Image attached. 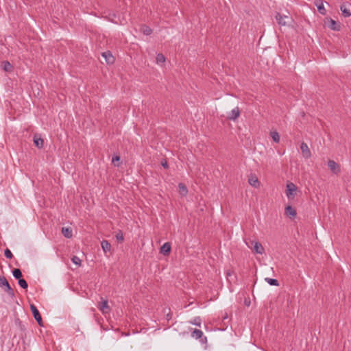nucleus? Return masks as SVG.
I'll return each mask as SVG.
<instances>
[{
    "instance_id": "obj_35",
    "label": "nucleus",
    "mask_w": 351,
    "mask_h": 351,
    "mask_svg": "<svg viewBox=\"0 0 351 351\" xmlns=\"http://www.w3.org/2000/svg\"><path fill=\"white\" fill-rule=\"evenodd\" d=\"M4 254L7 258H12L13 256L12 253L9 249L5 250Z\"/></svg>"
},
{
    "instance_id": "obj_1",
    "label": "nucleus",
    "mask_w": 351,
    "mask_h": 351,
    "mask_svg": "<svg viewBox=\"0 0 351 351\" xmlns=\"http://www.w3.org/2000/svg\"><path fill=\"white\" fill-rule=\"evenodd\" d=\"M245 244L249 248H252L256 254H263L265 253V249L262 244L258 241H245Z\"/></svg>"
},
{
    "instance_id": "obj_36",
    "label": "nucleus",
    "mask_w": 351,
    "mask_h": 351,
    "mask_svg": "<svg viewBox=\"0 0 351 351\" xmlns=\"http://www.w3.org/2000/svg\"><path fill=\"white\" fill-rule=\"evenodd\" d=\"M161 165H162V166L164 168H166V169H167V168H168V167H169V166H168V163H167V161L162 162H161Z\"/></svg>"
},
{
    "instance_id": "obj_17",
    "label": "nucleus",
    "mask_w": 351,
    "mask_h": 351,
    "mask_svg": "<svg viewBox=\"0 0 351 351\" xmlns=\"http://www.w3.org/2000/svg\"><path fill=\"white\" fill-rule=\"evenodd\" d=\"M61 232L66 238L70 239L73 236L72 228L70 227H62Z\"/></svg>"
},
{
    "instance_id": "obj_16",
    "label": "nucleus",
    "mask_w": 351,
    "mask_h": 351,
    "mask_svg": "<svg viewBox=\"0 0 351 351\" xmlns=\"http://www.w3.org/2000/svg\"><path fill=\"white\" fill-rule=\"evenodd\" d=\"M315 3L319 12L322 15H325L326 14V10L324 6L323 1L322 0H317Z\"/></svg>"
},
{
    "instance_id": "obj_38",
    "label": "nucleus",
    "mask_w": 351,
    "mask_h": 351,
    "mask_svg": "<svg viewBox=\"0 0 351 351\" xmlns=\"http://www.w3.org/2000/svg\"><path fill=\"white\" fill-rule=\"evenodd\" d=\"M167 317H168V318H167L168 319L171 318V317H170L169 314H167Z\"/></svg>"
},
{
    "instance_id": "obj_32",
    "label": "nucleus",
    "mask_w": 351,
    "mask_h": 351,
    "mask_svg": "<svg viewBox=\"0 0 351 351\" xmlns=\"http://www.w3.org/2000/svg\"><path fill=\"white\" fill-rule=\"evenodd\" d=\"M120 156H115L114 157H112V162L117 167H119V164H117L116 162H119L120 161Z\"/></svg>"
},
{
    "instance_id": "obj_7",
    "label": "nucleus",
    "mask_w": 351,
    "mask_h": 351,
    "mask_svg": "<svg viewBox=\"0 0 351 351\" xmlns=\"http://www.w3.org/2000/svg\"><path fill=\"white\" fill-rule=\"evenodd\" d=\"M191 337L196 339H201V342L204 343L206 342L207 339L206 337H204V333L202 330L198 329H195L192 333Z\"/></svg>"
},
{
    "instance_id": "obj_23",
    "label": "nucleus",
    "mask_w": 351,
    "mask_h": 351,
    "mask_svg": "<svg viewBox=\"0 0 351 351\" xmlns=\"http://www.w3.org/2000/svg\"><path fill=\"white\" fill-rule=\"evenodd\" d=\"M270 136L274 142L279 143L280 135H279L278 132H277L276 131H272L270 132Z\"/></svg>"
},
{
    "instance_id": "obj_15",
    "label": "nucleus",
    "mask_w": 351,
    "mask_h": 351,
    "mask_svg": "<svg viewBox=\"0 0 351 351\" xmlns=\"http://www.w3.org/2000/svg\"><path fill=\"white\" fill-rule=\"evenodd\" d=\"M289 19V16L287 15H281L279 13H277L276 15V19L280 25H283V26L287 24L285 19Z\"/></svg>"
},
{
    "instance_id": "obj_10",
    "label": "nucleus",
    "mask_w": 351,
    "mask_h": 351,
    "mask_svg": "<svg viewBox=\"0 0 351 351\" xmlns=\"http://www.w3.org/2000/svg\"><path fill=\"white\" fill-rule=\"evenodd\" d=\"M241 112L239 107H235L232 109L228 114V119L231 121H235L239 116Z\"/></svg>"
},
{
    "instance_id": "obj_30",
    "label": "nucleus",
    "mask_w": 351,
    "mask_h": 351,
    "mask_svg": "<svg viewBox=\"0 0 351 351\" xmlns=\"http://www.w3.org/2000/svg\"><path fill=\"white\" fill-rule=\"evenodd\" d=\"M5 291L8 293V294L10 296H11V297L14 296V292L13 289L11 288V287L10 286V284L5 288Z\"/></svg>"
},
{
    "instance_id": "obj_26",
    "label": "nucleus",
    "mask_w": 351,
    "mask_h": 351,
    "mask_svg": "<svg viewBox=\"0 0 351 351\" xmlns=\"http://www.w3.org/2000/svg\"><path fill=\"white\" fill-rule=\"evenodd\" d=\"M9 285L8 281L4 276H0V287H6Z\"/></svg>"
},
{
    "instance_id": "obj_21",
    "label": "nucleus",
    "mask_w": 351,
    "mask_h": 351,
    "mask_svg": "<svg viewBox=\"0 0 351 351\" xmlns=\"http://www.w3.org/2000/svg\"><path fill=\"white\" fill-rule=\"evenodd\" d=\"M189 324L197 326H201L202 319L200 318V317H195L192 320L189 321Z\"/></svg>"
},
{
    "instance_id": "obj_11",
    "label": "nucleus",
    "mask_w": 351,
    "mask_h": 351,
    "mask_svg": "<svg viewBox=\"0 0 351 351\" xmlns=\"http://www.w3.org/2000/svg\"><path fill=\"white\" fill-rule=\"evenodd\" d=\"M102 56L108 64H112L114 63V58L109 51L102 53Z\"/></svg>"
},
{
    "instance_id": "obj_29",
    "label": "nucleus",
    "mask_w": 351,
    "mask_h": 351,
    "mask_svg": "<svg viewBox=\"0 0 351 351\" xmlns=\"http://www.w3.org/2000/svg\"><path fill=\"white\" fill-rule=\"evenodd\" d=\"M115 237L119 243H122L124 240V237H123V232L121 231H119L116 234Z\"/></svg>"
},
{
    "instance_id": "obj_34",
    "label": "nucleus",
    "mask_w": 351,
    "mask_h": 351,
    "mask_svg": "<svg viewBox=\"0 0 351 351\" xmlns=\"http://www.w3.org/2000/svg\"><path fill=\"white\" fill-rule=\"evenodd\" d=\"M71 260L74 264L77 265H80L81 259L79 257L74 256Z\"/></svg>"
},
{
    "instance_id": "obj_9",
    "label": "nucleus",
    "mask_w": 351,
    "mask_h": 351,
    "mask_svg": "<svg viewBox=\"0 0 351 351\" xmlns=\"http://www.w3.org/2000/svg\"><path fill=\"white\" fill-rule=\"evenodd\" d=\"M350 4L348 3H343L340 6V10L342 12V14L344 17H349L351 16L350 12Z\"/></svg>"
},
{
    "instance_id": "obj_27",
    "label": "nucleus",
    "mask_w": 351,
    "mask_h": 351,
    "mask_svg": "<svg viewBox=\"0 0 351 351\" xmlns=\"http://www.w3.org/2000/svg\"><path fill=\"white\" fill-rule=\"evenodd\" d=\"M12 275L15 278L19 279V278H21V277L22 276V273L19 269H14L12 271Z\"/></svg>"
},
{
    "instance_id": "obj_18",
    "label": "nucleus",
    "mask_w": 351,
    "mask_h": 351,
    "mask_svg": "<svg viewBox=\"0 0 351 351\" xmlns=\"http://www.w3.org/2000/svg\"><path fill=\"white\" fill-rule=\"evenodd\" d=\"M101 244L102 250L104 252V253L110 252L111 245L108 241L104 240V241H102Z\"/></svg>"
},
{
    "instance_id": "obj_3",
    "label": "nucleus",
    "mask_w": 351,
    "mask_h": 351,
    "mask_svg": "<svg viewBox=\"0 0 351 351\" xmlns=\"http://www.w3.org/2000/svg\"><path fill=\"white\" fill-rule=\"evenodd\" d=\"M286 195L288 199H292L296 195L297 187L293 182H289L287 184Z\"/></svg>"
},
{
    "instance_id": "obj_12",
    "label": "nucleus",
    "mask_w": 351,
    "mask_h": 351,
    "mask_svg": "<svg viewBox=\"0 0 351 351\" xmlns=\"http://www.w3.org/2000/svg\"><path fill=\"white\" fill-rule=\"evenodd\" d=\"M285 215L291 218H295L297 215L296 210L291 206H287L285 208Z\"/></svg>"
},
{
    "instance_id": "obj_6",
    "label": "nucleus",
    "mask_w": 351,
    "mask_h": 351,
    "mask_svg": "<svg viewBox=\"0 0 351 351\" xmlns=\"http://www.w3.org/2000/svg\"><path fill=\"white\" fill-rule=\"evenodd\" d=\"M300 149H301L302 156L305 159H308L311 157V150L308 148V146L306 143L302 142L301 143Z\"/></svg>"
},
{
    "instance_id": "obj_24",
    "label": "nucleus",
    "mask_w": 351,
    "mask_h": 351,
    "mask_svg": "<svg viewBox=\"0 0 351 351\" xmlns=\"http://www.w3.org/2000/svg\"><path fill=\"white\" fill-rule=\"evenodd\" d=\"M265 280L269 285H270L271 286H278L279 285L278 281L276 279L266 278Z\"/></svg>"
},
{
    "instance_id": "obj_28",
    "label": "nucleus",
    "mask_w": 351,
    "mask_h": 351,
    "mask_svg": "<svg viewBox=\"0 0 351 351\" xmlns=\"http://www.w3.org/2000/svg\"><path fill=\"white\" fill-rule=\"evenodd\" d=\"M18 283L19 285L24 289H27L28 287L27 282L24 279L19 278Z\"/></svg>"
},
{
    "instance_id": "obj_4",
    "label": "nucleus",
    "mask_w": 351,
    "mask_h": 351,
    "mask_svg": "<svg viewBox=\"0 0 351 351\" xmlns=\"http://www.w3.org/2000/svg\"><path fill=\"white\" fill-rule=\"evenodd\" d=\"M325 23L328 28L332 30L339 31L341 29V25L339 23L335 21L331 18H327L325 21Z\"/></svg>"
},
{
    "instance_id": "obj_20",
    "label": "nucleus",
    "mask_w": 351,
    "mask_h": 351,
    "mask_svg": "<svg viewBox=\"0 0 351 351\" xmlns=\"http://www.w3.org/2000/svg\"><path fill=\"white\" fill-rule=\"evenodd\" d=\"M34 143L35 145L38 148H41L43 146V138H38L36 136H34Z\"/></svg>"
},
{
    "instance_id": "obj_37",
    "label": "nucleus",
    "mask_w": 351,
    "mask_h": 351,
    "mask_svg": "<svg viewBox=\"0 0 351 351\" xmlns=\"http://www.w3.org/2000/svg\"><path fill=\"white\" fill-rule=\"evenodd\" d=\"M227 317H228V316H227V315H226L223 317V319H227Z\"/></svg>"
},
{
    "instance_id": "obj_33",
    "label": "nucleus",
    "mask_w": 351,
    "mask_h": 351,
    "mask_svg": "<svg viewBox=\"0 0 351 351\" xmlns=\"http://www.w3.org/2000/svg\"><path fill=\"white\" fill-rule=\"evenodd\" d=\"M3 69L6 71H8L10 70L12 66L11 64H10V62L5 61V62H3Z\"/></svg>"
},
{
    "instance_id": "obj_5",
    "label": "nucleus",
    "mask_w": 351,
    "mask_h": 351,
    "mask_svg": "<svg viewBox=\"0 0 351 351\" xmlns=\"http://www.w3.org/2000/svg\"><path fill=\"white\" fill-rule=\"evenodd\" d=\"M30 309H31V311L33 314L34 319L36 320L38 324L40 326H43L42 317H41V315H40V313H39L38 308H36V306L34 304H30Z\"/></svg>"
},
{
    "instance_id": "obj_8",
    "label": "nucleus",
    "mask_w": 351,
    "mask_h": 351,
    "mask_svg": "<svg viewBox=\"0 0 351 351\" xmlns=\"http://www.w3.org/2000/svg\"><path fill=\"white\" fill-rule=\"evenodd\" d=\"M328 166L333 173L338 174L340 172V167L335 161L329 160L328 161Z\"/></svg>"
},
{
    "instance_id": "obj_31",
    "label": "nucleus",
    "mask_w": 351,
    "mask_h": 351,
    "mask_svg": "<svg viewBox=\"0 0 351 351\" xmlns=\"http://www.w3.org/2000/svg\"><path fill=\"white\" fill-rule=\"evenodd\" d=\"M5 291L8 293V294L10 296H11V297L14 296V292L13 289L11 288V287L10 286V284L5 288Z\"/></svg>"
},
{
    "instance_id": "obj_14",
    "label": "nucleus",
    "mask_w": 351,
    "mask_h": 351,
    "mask_svg": "<svg viewBox=\"0 0 351 351\" xmlns=\"http://www.w3.org/2000/svg\"><path fill=\"white\" fill-rule=\"evenodd\" d=\"M171 245L169 242L165 243L160 247V253L163 255H168L171 252Z\"/></svg>"
},
{
    "instance_id": "obj_19",
    "label": "nucleus",
    "mask_w": 351,
    "mask_h": 351,
    "mask_svg": "<svg viewBox=\"0 0 351 351\" xmlns=\"http://www.w3.org/2000/svg\"><path fill=\"white\" fill-rule=\"evenodd\" d=\"M178 189H179V193L185 196L188 193V189L186 185L183 183H180L178 184Z\"/></svg>"
},
{
    "instance_id": "obj_25",
    "label": "nucleus",
    "mask_w": 351,
    "mask_h": 351,
    "mask_svg": "<svg viewBox=\"0 0 351 351\" xmlns=\"http://www.w3.org/2000/svg\"><path fill=\"white\" fill-rule=\"evenodd\" d=\"M166 60L165 56L162 53H158L156 56V63L160 64L164 63Z\"/></svg>"
},
{
    "instance_id": "obj_2",
    "label": "nucleus",
    "mask_w": 351,
    "mask_h": 351,
    "mask_svg": "<svg viewBox=\"0 0 351 351\" xmlns=\"http://www.w3.org/2000/svg\"><path fill=\"white\" fill-rule=\"evenodd\" d=\"M97 308L104 315L109 313L110 311V307L108 305V300L103 298H100V301L97 302Z\"/></svg>"
},
{
    "instance_id": "obj_22",
    "label": "nucleus",
    "mask_w": 351,
    "mask_h": 351,
    "mask_svg": "<svg viewBox=\"0 0 351 351\" xmlns=\"http://www.w3.org/2000/svg\"><path fill=\"white\" fill-rule=\"evenodd\" d=\"M141 31L145 34V35H150L152 33V29L147 26V25H143L141 27Z\"/></svg>"
},
{
    "instance_id": "obj_13",
    "label": "nucleus",
    "mask_w": 351,
    "mask_h": 351,
    "mask_svg": "<svg viewBox=\"0 0 351 351\" xmlns=\"http://www.w3.org/2000/svg\"><path fill=\"white\" fill-rule=\"evenodd\" d=\"M249 184L254 187L258 188L260 186V182L255 175H251L248 179Z\"/></svg>"
}]
</instances>
